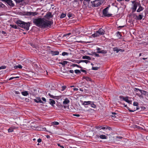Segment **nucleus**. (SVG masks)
<instances>
[{
  "mask_svg": "<svg viewBox=\"0 0 148 148\" xmlns=\"http://www.w3.org/2000/svg\"><path fill=\"white\" fill-rule=\"evenodd\" d=\"M33 23L37 27L44 28L50 27L53 23L52 21L47 20L44 18H40L34 19Z\"/></svg>",
  "mask_w": 148,
  "mask_h": 148,
  "instance_id": "nucleus-1",
  "label": "nucleus"
},
{
  "mask_svg": "<svg viewBox=\"0 0 148 148\" xmlns=\"http://www.w3.org/2000/svg\"><path fill=\"white\" fill-rule=\"evenodd\" d=\"M17 23L18 26L22 28H24L27 30L29 29L30 25V23H25L22 21H17Z\"/></svg>",
  "mask_w": 148,
  "mask_h": 148,
  "instance_id": "nucleus-2",
  "label": "nucleus"
},
{
  "mask_svg": "<svg viewBox=\"0 0 148 148\" xmlns=\"http://www.w3.org/2000/svg\"><path fill=\"white\" fill-rule=\"evenodd\" d=\"M103 3L102 0H92L91 1V6L93 7H98Z\"/></svg>",
  "mask_w": 148,
  "mask_h": 148,
  "instance_id": "nucleus-3",
  "label": "nucleus"
},
{
  "mask_svg": "<svg viewBox=\"0 0 148 148\" xmlns=\"http://www.w3.org/2000/svg\"><path fill=\"white\" fill-rule=\"evenodd\" d=\"M105 31L102 28H100L98 30L96 31L95 33L92 34V36L93 37L99 36V35H104L105 34Z\"/></svg>",
  "mask_w": 148,
  "mask_h": 148,
  "instance_id": "nucleus-4",
  "label": "nucleus"
},
{
  "mask_svg": "<svg viewBox=\"0 0 148 148\" xmlns=\"http://www.w3.org/2000/svg\"><path fill=\"white\" fill-rule=\"evenodd\" d=\"M110 7V5H109L107 7L104 8L103 10V14L104 16L109 17L111 16L112 14H109L108 13V9Z\"/></svg>",
  "mask_w": 148,
  "mask_h": 148,
  "instance_id": "nucleus-5",
  "label": "nucleus"
},
{
  "mask_svg": "<svg viewBox=\"0 0 148 148\" xmlns=\"http://www.w3.org/2000/svg\"><path fill=\"white\" fill-rule=\"evenodd\" d=\"M119 98L121 99H122L123 101H125L126 102L130 104H132V101L129 100V97L127 96L125 97L122 95H121L119 96Z\"/></svg>",
  "mask_w": 148,
  "mask_h": 148,
  "instance_id": "nucleus-6",
  "label": "nucleus"
},
{
  "mask_svg": "<svg viewBox=\"0 0 148 148\" xmlns=\"http://www.w3.org/2000/svg\"><path fill=\"white\" fill-rule=\"evenodd\" d=\"M0 1L6 3L12 7H14V4L11 0H0Z\"/></svg>",
  "mask_w": 148,
  "mask_h": 148,
  "instance_id": "nucleus-7",
  "label": "nucleus"
},
{
  "mask_svg": "<svg viewBox=\"0 0 148 148\" xmlns=\"http://www.w3.org/2000/svg\"><path fill=\"white\" fill-rule=\"evenodd\" d=\"M53 17V15L52 14L51 12H48L45 16V19H47L48 20L51 18Z\"/></svg>",
  "mask_w": 148,
  "mask_h": 148,
  "instance_id": "nucleus-8",
  "label": "nucleus"
},
{
  "mask_svg": "<svg viewBox=\"0 0 148 148\" xmlns=\"http://www.w3.org/2000/svg\"><path fill=\"white\" fill-rule=\"evenodd\" d=\"M140 4V3L137 2V3H135L134 4H133L132 8V11L133 12H134L136 11L137 6H139Z\"/></svg>",
  "mask_w": 148,
  "mask_h": 148,
  "instance_id": "nucleus-9",
  "label": "nucleus"
},
{
  "mask_svg": "<svg viewBox=\"0 0 148 148\" xmlns=\"http://www.w3.org/2000/svg\"><path fill=\"white\" fill-rule=\"evenodd\" d=\"M38 14V13L37 12H27L25 14L27 16H34Z\"/></svg>",
  "mask_w": 148,
  "mask_h": 148,
  "instance_id": "nucleus-10",
  "label": "nucleus"
},
{
  "mask_svg": "<svg viewBox=\"0 0 148 148\" xmlns=\"http://www.w3.org/2000/svg\"><path fill=\"white\" fill-rule=\"evenodd\" d=\"M34 101L35 102L38 103H44L41 100L40 97L37 98L36 99H34Z\"/></svg>",
  "mask_w": 148,
  "mask_h": 148,
  "instance_id": "nucleus-11",
  "label": "nucleus"
},
{
  "mask_svg": "<svg viewBox=\"0 0 148 148\" xmlns=\"http://www.w3.org/2000/svg\"><path fill=\"white\" fill-rule=\"evenodd\" d=\"M91 103V101H84L82 104L84 105L85 108L88 107V106H90V103Z\"/></svg>",
  "mask_w": 148,
  "mask_h": 148,
  "instance_id": "nucleus-12",
  "label": "nucleus"
},
{
  "mask_svg": "<svg viewBox=\"0 0 148 148\" xmlns=\"http://www.w3.org/2000/svg\"><path fill=\"white\" fill-rule=\"evenodd\" d=\"M113 49L114 51H116V52L117 53L119 52V51H121L122 52L124 51V50L123 49H121L120 48H119L116 47L114 48Z\"/></svg>",
  "mask_w": 148,
  "mask_h": 148,
  "instance_id": "nucleus-13",
  "label": "nucleus"
},
{
  "mask_svg": "<svg viewBox=\"0 0 148 148\" xmlns=\"http://www.w3.org/2000/svg\"><path fill=\"white\" fill-rule=\"evenodd\" d=\"M50 53L51 55L56 56L58 55L59 54V52L58 51H50L49 52Z\"/></svg>",
  "mask_w": 148,
  "mask_h": 148,
  "instance_id": "nucleus-14",
  "label": "nucleus"
},
{
  "mask_svg": "<svg viewBox=\"0 0 148 148\" xmlns=\"http://www.w3.org/2000/svg\"><path fill=\"white\" fill-rule=\"evenodd\" d=\"M97 136L98 138H99L101 139H106L107 138V137L105 135L100 134L97 135Z\"/></svg>",
  "mask_w": 148,
  "mask_h": 148,
  "instance_id": "nucleus-15",
  "label": "nucleus"
},
{
  "mask_svg": "<svg viewBox=\"0 0 148 148\" xmlns=\"http://www.w3.org/2000/svg\"><path fill=\"white\" fill-rule=\"evenodd\" d=\"M82 59L91 60H94L95 59L94 58H91L90 56H82Z\"/></svg>",
  "mask_w": 148,
  "mask_h": 148,
  "instance_id": "nucleus-16",
  "label": "nucleus"
},
{
  "mask_svg": "<svg viewBox=\"0 0 148 148\" xmlns=\"http://www.w3.org/2000/svg\"><path fill=\"white\" fill-rule=\"evenodd\" d=\"M15 129V127L14 126H12L9 127L8 130V133H11Z\"/></svg>",
  "mask_w": 148,
  "mask_h": 148,
  "instance_id": "nucleus-17",
  "label": "nucleus"
},
{
  "mask_svg": "<svg viewBox=\"0 0 148 148\" xmlns=\"http://www.w3.org/2000/svg\"><path fill=\"white\" fill-rule=\"evenodd\" d=\"M101 49L100 48H98L97 49V52L99 53H107V51L105 50H100Z\"/></svg>",
  "mask_w": 148,
  "mask_h": 148,
  "instance_id": "nucleus-18",
  "label": "nucleus"
},
{
  "mask_svg": "<svg viewBox=\"0 0 148 148\" xmlns=\"http://www.w3.org/2000/svg\"><path fill=\"white\" fill-rule=\"evenodd\" d=\"M49 103L53 107L54 106V104H55V101L53 99H50Z\"/></svg>",
  "mask_w": 148,
  "mask_h": 148,
  "instance_id": "nucleus-19",
  "label": "nucleus"
},
{
  "mask_svg": "<svg viewBox=\"0 0 148 148\" xmlns=\"http://www.w3.org/2000/svg\"><path fill=\"white\" fill-rule=\"evenodd\" d=\"M70 102L68 98H66L63 101V103L65 105L69 103Z\"/></svg>",
  "mask_w": 148,
  "mask_h": 148,
  "instance_id": "nucleus-20",
  "label": "nucleus"
},
{
  "mask_svg": "<svg viewBox=\"0 0 148 148\" xmlns=\"http://www.w3.org/2000/svg\"><path fill=\"white\" fill-rule=\"evenodd\" d=\"M141 89H140L137 88H134V91L135 93H136V94H137L139 92H140Z\"/></svg>",
  "mask_w": 148,
  "mask_h": 148,
  "instance_id": "nucleus-21",
  "label": "nucleus"
},
{
  "mask_svg": "<svg viewBox=\"0 0 148 148\" xmlns=\"http://www.w3.org/2000/svg\"><path fill=\"white\" fill-rule=\"evenodd\" d=\"M83 79H86L88 82H92V79L88 77H83Z\"/></svg>",
  "mask_w": 148,
  "mask_h": 148,
  "instance_id": "nucleus-22",
  "label": "nucleus"
},
{
  "mask_svg": "<svg viewBox=\"0 0 148 148\" xmlns=\"http://www.w3.org/2000/svg\"><path fill=\"white\" fill-rule=\"evenodd\" d=\"M138 6L139 8L137 10V12H140V11H142L144 9V8H143V7L141 6L140 4Z\"/></svg>",
  "mask_w": 148,
  "mask_h": 148,
  "instance_id": "nucleus-23",
  "label": "nucleus"
},
{
  "mask_svg": "<svg viewBox=\"0 0 148 148\" xmlns=\"http://www.w3.org/2000/svg\"><path fill=\"white\" fill-rule=\"evenodd\" d=\"M22 95L24 96H26L29 95L28 92L27 91H25L21 92Z\"/></svg>",
  "mask_w": 148,
  "mask_h": 148,
  "instance_id": "nucleus-24",
  "label": "nucleus"
},
{
  "mask_svg": "<svg viewBox=\"0 0 148 148\" xmlns=\"http://www.w3.org/2000/svg\"><path fill=\"white\" fill-rule=\"evenodd\" d=\"M142 94L144 95H148V92L143 90H141L140 92Z\"/></svg>",
  "mask_w": 148,
  "mask_h": 148,
  "instance_id": "nucleus-25",
  "label": "nucleus"
},
{
  "mask_svg": "<svg viewBox=\"0 0 148 148\" xmlns=\"http://www.w3.org/2000/svg\"><path fill=\"white\" fill-rule=\"evenodd\" d=\"M68 63H69V62L66 61H63L59 63L61 64L63 66H64L66 64H67Z\"/></svg>",
  "mask_w": 148,
  "mask_h": 148,
  "instance_id": "nucleus-26",
  "label": "nucleus"
},
{
  "mask_svg": "<svg viewBox=\"0 0 148 148\" xmlns=\"http://www.w3.org/2000/svg\"><path fill=\"white\" fill-rule=\"evenodd\" d=\"M51 86H50V87H51V90H56L55 89L56 87V86L54 84H52L51 85Z\"/></svg>",
  "mask_w": 148,
  "mask_h": 148,
  "instance_id": "nucleus-27",
  "label": "nucleus"
},
{
  "mask_svg": "<svg viewBox=\"0 0 148 148\" xmlns=\"http://www.w3.org/2000/svg\"><path fill=\"white\" fill-rule=\"evenodd\" d=\"M90 106L92 108H96V105L94 103V102L91 101Z\"/></svg>",
  "mask_w": 148,
  "mask_h": 148,
  "instance_id": "nucleus-28",
  "label": "nucleus"
},
{
  "mask_svg": "<svg viewBox=\"0 0 148 148\" xmlns=\"http://www.w3.org/2000/svg\"><path fill=\"white\" fill-rule=\"evenodd\" d=\"M70 66H72V67H75V66H77V67L78 68H80L81 69H82V67L81 66H79V65H78L77 64H71L70 65Z\"/></svg>",
  "mask_w": 148,
  "mask_h": 148,
  "instance_id": "nucleus-29",
  "label": "nucleus"
},
{
  "mask_svg": "<svg viewBox=\"0 0 148 148\" xmlns=\"http://www.w3.org/2000/svg\"><path fill=\"white\" fill-rule=\"evenodd\" d=\"M79 60V63H80L81 62H85L86 64H87L89 62H90V61L88 60Z\"/></svg>",
  "mask_w": 148,
  "mask_h": 148,
  "instance_id": "nucleus-30",
  "label": "nucleus"
},
{
  "mask_svg": "<svg viewBox=\"0 0 148 148\" xmlns=\"http://www.w3.org/2000/svg\"><path fill=\"white\" fill-rule=\"evenodd\" d=\"M14 68L15 69H17L18 68H19V69H21L22 68V66L20 64H18L17 65L14 66Z\"/></svg>",
  "mask_w": 148,
  "mask_h": 148,
  "instance_id": "nucleus-31",
  "label": "nucleus"
},
{
  "mask_svg": "<svg viewBox=\"0 0 148 148\" xmlns=\"http://www.w3.org/2000/svg\"><path fill=\"white\" fill-rule=\"evenodd\" d=\"M70 60L73 62L76 63L78 64L79 63V60H77L72 59Z\"/></svg>",
  "mask_w": 148,
  "mask_h": 148,
  "instance_id": "nucleus-32",
  "label": "nucleus"
},
{
  "mask_svg": "<svg viewBox=\"0 0 148 148\" xmlns=\"http://www.w3.org/2000/svg\"><path fill=\"white\" fill-rule=\"evenodd\" d=\"M140 108H139V107H136V110H131L130 109H128V110H129V111L130 112H134L135 111L137 110H138Z\"/></svg>",
  "mask_w": 148,
  "mask_h": 148,
  "instance_id": "nucleus-33",
  "label": "nucleus"
},
{
  "mask_svg": "<svg viewBox=\"0 0 148 148\" xmlns=\"http://www.w3.org/2000/svg\"><path fill=\"white\" fill-rule=\"evenodd\" d=\"M143 17V15L139 14L138 16L137 17V19L138 20H141L142 19Z\"/></svg>",
  "mask_w": 148,
  "mask_h": 148,
  "instance_id": "nucleus-34",
  "label": "nucleus"
},
{
  "mask_svg": "<svg viewBox=\"0 0 148 148\" xmlns=\"http://www.w3.org/2000/svg\"><path fill=\"white\" fill-rule=\"evenodd\" d=\"M5 6V5L3 4L0 2V9L4 8Z\"/></svg>",
  "mask_w": 148,
  "mask_h": 148,
  "instance_id": "nucleus-35",
  "label": "nucleus"
},
{
  "mask_svg": "<svg viewBox=\"0 0 148 148\" xmlns=\"http://www.w3.org/2000/svg\"><path fill=\"white\" fill-rule=\"evenodd\" d=\"M75 73L77 74H80L81 73V72H80V70L78 69H76L75 70Z\"/></svg>",
  "mask_w": 148,
  "mask_h": 148,
  "instance_id": "nucleus-36",
  "label": "nucleus"
},
{
  "mask_svg": "<svg viewBox=\"0 0 148 148\" xmlns=\"http://www.w3.org/2000/svg\"><path fill=\"white\" fill-rule=\"evenodd\" d=\"M117 35L118 36V38H121L122 35H121V34L120 32H117Z\"/></svg>",
  "mask_w": 148,
  "mask_h": 148,
  "instance_id": "nucleus-37",
  "label": "nucleus"
},
{
  "mask_svg": "<svg viewBox=\"0 0 148 148\" xmlns=\"http://www.w3.org/2000/svg\"><path fill=\"white\" fill-rule=\"evenodd\" d=\"M10 26L11 27H12L14 28L15 29L18 28V27L16 25L11 24L10 25Z\"/></svg>",
  "mask_w": 148,
  "mask_h": 148,
  "instance_id": "nucleus-38",
  "label": "nucleus"
},
{
  "mask_svg": "<svg viewBox=\"0 0 148 148\" xmlns=\"http://www.w3.org/2000/svg\"><path fill=\"white\" fill-rule=\"evenodd\" d=\"M66 86H62L61 88V90L62 91H64L66 88Z\"/></svg>",
  "mask_w": 148,
  "mask_h": 148,
  "instance_id": "nucleus-39",
  "label": "nucleus"
},
{
  "mask_svg": "<svg viewBox=\"0 0 148 148\" xmlns=\"http://www.w3.org/2000/svg\"><path fill=\"white\" fill-rule=\"evenodd\" d=\"M73 15V14L71 13H69L67 14V16L69 18L72 17Z\"/></svg>",
  "mask_w": 148,
  "mask_h": 148,
  "instance_id": "nucleus-40",
  "label": "nucleus"
},
{
  "mask_svg": "<svg viewBox=\"0 0 148 148\" xmlns=\"http://www.w3.org/2000/svg\"><path fill=\"white\" fill-rule=\"evenodd\" d=\"M66 16V14H64V13H62L61 14V15H60V18H64V17H65Z\"/></svg>",
  "mask_w": 148,
  "mask_h": 148,
  "instance_id": "nucleus-41",
  "label": "nucleus"
},
{
  "mask_svg": "<svg viewBox=\"0 0 148 148\" xmlns=\"http://www.w3.org/2000/svg\"><path fill=\"white\" fill-rule=\"evenodd\" d=\"M77 29H76L75 30L73 31V34L75 36H76L77 35V34L76 33H77Z\"/></svg>",
  "mask_w": 148,
  "mask_h": 148,
  "instance_id": "nucleus-42",
  "label": "nucleus"
},
{
  "mask_svg": "<svg viewBox=\"0 0 148 148\" xmlns=\"http://www.w3.org/2000/svg\"><path fill=\"white\" fill-rule=\"evenodd\" d=\"M133 105L134 106H137V107H138V103L136 102H134L133 103Z\"/></svg>",
  "mask_w": 148,
  "mask_h": 148,
  "instance_id": "nucleus-43",
  "label": "nucleus"
},
{
  "mask_svg": "<svg viewBox=\"0 0 148 148\" xmlns=\"http://www.w3.org/2000/svg\"><path fill=\"white\" fill-rule=\"evenodd\" d=\"M98 68L97 67H92V69L93 70H97L98 69Z\"/></svg>",
  "mask_w": 148,
  "mask_h": 148,
  "instance_id": "nucleus-44",
  "label": "nucleus"
},
{
  "mask_svg": "<svg viewBox=\"0 0 148 148\" xmlns=\"http://www.w3.org/2000/svg\"><path fill=\"white\" fill-rule=\"evenodd\" d=\"M52 124L53 125H58L59 123L57 121H54L52 122Z\"/></svg>",
  "mask_w": 148,
  "mask_h": 148,
  "instance_id": "nucleus-45",
  "label": "nucleus"
},
{
  "mask_svg": "<svg viewBox=\"0 0 148 148\" xmlns=\"http://www.w3.org/2000/svg\"><path fill=\"white\" fill-rule=\"evenodd\" d=\"M142 59L145 60V62H148V57L142 58Z\"/></svg>",
  "mask_w": 148,
  "mask_h": 148,
  "instance_id": "nucleus-46",
  "label": "nucleus"
},
{
  "mask_svg": "<svg viewBox=\"0 0 148 148\" xmlns=\"http://www.w3.org/2000/svg\"><path fill=\"white\" fill-rule=\"evenodd\" d=\"M101 126H97L95 127V128L96 129H97V130H100L101 129Z\"/></svg>",
  "mask_w": 148,
  "mask_h": 148,
  "instance_id": "nucleus-47",
  "label": "nucleus"
},
{
  "mask_svg": "<svg viewBox=\"0 0 148 148\" xmlns=\"http://www.w3.org/2000/svg\"><path fill=\"white\" fill-rule=\"evenodd\" d=\"M22 99L23 100H24L25 101L27 102H29V99L28 98H23Z\"/></svg>",
  "mask_w": 148,
  "mask_h": 148,
  "instance_id": "nucleus-48",
  "label": "nucleus"
},
{
  "mask_svg": "<svg viewBox=\"0 0 148 148\" xmlns=\"http://www.w3.org/2000/svg\"><path fill=\"white\" fill-rule=\"evenodd\" d=\"M69 53L67 52H63L62 53V56H65L66 55H69Z\"/></svg>",
  "mask_w": 148,
  "mask_h": 148,
  "instance_id": "nucleus-49",
  "label": "nucleus"
},
{
  "mask_svg": "<svg viewBox=\"0 0 148 148\" xmlns=\"http://www.w3.org/2000/svg\"><path fill=\"white\" fill-rule=\"evenodd\" d=\"M6 67L5 66H0V70L5 69L6 68Z\"/></svg>",
  "mask_w": 148,
  "mask_h": 148,
  "instance_id": "nucleus-50",
  "label": "nucleus"
},
{
  "mask_svg": "<svg viewBox=\"0 0 148 148\" xmlns=\"http://www.w3.org/2000/svg\"><path fill=\"white\" fill-rule=\"evenodd\" d=\"M106 129L108 130H112V128L111 127L107 126H106Z\"/></svg>",
  "mask_w": 148,
  "mask_h": 148,
  "instance_id": "nucleus-51",
  "label": "nucleus"
},
{
  "mask_svg": "<svg viewBox=\"0 0 148 148\" xmlns=\"http://www.w3.org/2000/svg\"><path fill=\"white\" fill-rule=\"evenodd\" d=\"M80 70V72L81 71V72H83L84 73L86 74L87 73V71L85 70H84V69H81Z\"/></svg>",
  "mask_w": 148,
  "mask_h": 148,
  "instance_id": "nucleus-52",
  "label": "nucleus"
},
{
  "mask_svg": "<svg viewBox=\"0 0 148 148\" xmlns=\"http://www.w3.org/2000/svg\"><path fill=\"white\" fill-rule=\"evenodd\" d=\"M23 0H15L16 3H19L22 1Z\"/></svg>",
  "mask_w": 148,
  "mask_h": 148,
  "instance_id": "nucleus-53",
  "label": "nucleus"
},
{
  "mask_svg": "<svg viewBox=\"0 0 148 148\" xmlns=\"http://www.w3.org/2000/svg\"><path fill=\"white\" fill-rule=\"evenodd\" d=\"M58 145L61 147L62 148H64V145H61L60 144H58Z\"/></svg>",
  "mask_w": 148,
  "mask_h": 148,
  "instance_id": "nucleus-54",
  "label": "nucleus"
},
{
  "mask_svg": "<svg viewBox=\"0 0 148 148\" xmlns=\"http://www.w3.org/2000/svg\"><path fill=\"white\" fill-rule=\"evenodd\" d=\"M42 141V139L40 138H39L37 140V142H38V143H40Z\"/></svg>",
  "mask_w": 148,
  "mask_h": 148,
  "instance_id": "nucleus-55",
  "label": "nucleus"
},
{
  "mask_svg": "<svg viewBox=\"0 0 148 148\" xmlns=\"http://www.w3.org/2000/svg\"><path fill=\"white\" fill-rule=\"evenodd\" d=\"M41 99L42 100L44 101L45 102L46 101V99L45 97H42Z\"/></svg>",
  "mask_w": 148,
  "mask_h": 148,
  "instance_id": "nucleus-56",
  "label": "nucleus"
},
{
  "mask_svg": "<svg viewBox=\"0 0 148 148\" xmlns=\"http://www.w3.org/2000/svg\"><path fill=\"white\" fill-rule=\"evenodd\" d=\"M14 92L16 94L19 95L20 94V92L18 91H15Z\"/></svg>",
  "mask_w": 148,
  "mask_h": 148,
  "instance_id": "nucleus-57",
  "label": "nucleus"
},
{
  "mask_svg": "<svg viewBox=\"0 0 148 148\" xmlns=\"http://www.w3.org/2000/svg\"><path fill=\"white\" fill-rule=\"evenodd\" d=\"M122 138V137L121 136H117L116 138L118 140H119V139H121Z\"/></svg>",
  "mask_w": 148,
  "mask_h": 148,
  "instance_id": "nucleus-58",
  "label": "nucleus"
},
{
  "mask_svg": "<svg viewBox=\"0 0 148 148\" xmlns=\"http://www.w3.org/2000/svg\"><path fill=\"white\" fill-rule=\"evenodd\" d=\"M74 116H76L77 117H79L80 116V115L79 114H74L73 115Z\"/></svg>",
  "mask_w": 148,
  "mask_h": 148,
  "instance_id": "nucleus-59",
  "label": "nucleus"
},
{
  "mask_svg": "<svg viewBox=\"0 0 148 148\" xmlns=\"http://www.w3.org/2000/svg\"><path fill=\"white\" fill-rule=\"evenodd\" d=\"M30 45L33 47H34V48H35V45L34 44H33V43H30Z\"/></svg>",
  "mask_w": 148,
  "mask_h": 148,
  "instance_id": "nucleus-60",
  "label": "nucleus"
},
{
  "mask_svg": "<svg viewBox=\"0 0 148 148\" xmlns=\"http://www.w3.org/2000/svg\"><path fill=\"white\" fill-rule=\"evenodd\" d=\"M110 116H112V117L113 118H115L116 117V115H114L113 114L111 115Z\"/></svg>",
  "mask_w": 148,
  "mask_h": 148,
  "instance_id": "nucleus-61",
  "label": "nucleus"
},
{
  "mask_svg": "<svg viewBox=\"0 0 148 148\" xmlns=\"http://www.w3.org/2000/svg\"><path fill=\"white\" fill-rule=\"evenodd\" d=\"M26 61H28V62H30V63H31L32 62H33V61L32 60H28V59H27L26 60Z\"/></svg>",
  "mask_w": 148,
  "mask_h": 148,
  "instance_id": "nucleus-62",
  "label": "nucleus"
},
{
  "mask_svg": "<svg viewBox=\"0 0 148 148\" xmlns=\"http://www.w3.org/2000/svg\"><path fill=\"white\" fill-rule=\"evenodd\" d=\"M69 72L70 73H74V71L72 70H70L69 71Z\"/></svg>",
  "mask_w": 148,
  "mask_h": 148,
  "instance_id": "nucleus-63",
  "label": "nucleus"
},
{
  "mask_svg": "<svg viewBox=\"0 0 148 148\" xmlns=\"http://www.w3.org/2000/svg\"><path fill=\"white\" fill-rule=\"evenodd\" d=\"M50 97L51 98H54H54H55L56 96H54L51 95H50Z\"/></svg>",
  "mask_w": 148,
  "mask_h": 148,
  "instance_id": "nucleus-64",
  "label": "nucleus"
}]
</instances>
